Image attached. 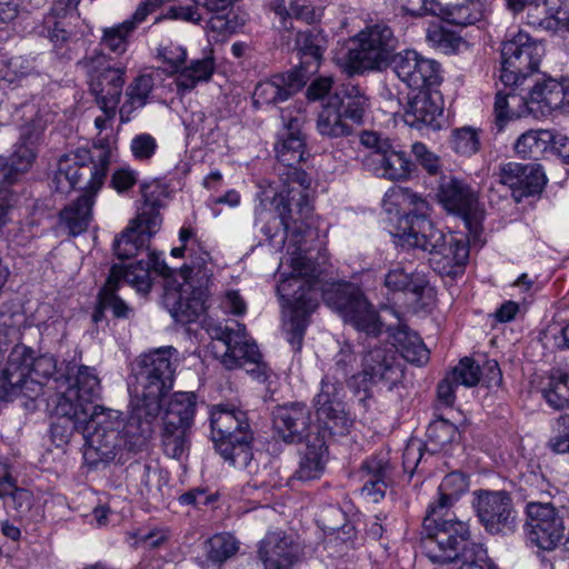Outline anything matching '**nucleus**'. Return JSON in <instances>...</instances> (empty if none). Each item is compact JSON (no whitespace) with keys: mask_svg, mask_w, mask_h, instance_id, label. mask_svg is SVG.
Listing matches in <instances>:
<instances>
[{"mask_svg":"<svg viewBox=\"0 0 569 569\" xmlns=\"http://www.w3.org/2000/svg\"><path fill=\"white\" fill-rule=\"evenodd\" d=\"M288 260L291 272L286 277L281 274L277 292L290 311L284 332L296 352L302 348L309 318L319 306L320 293L325 303L358 331L372 337L382 332L385 325L360 288L349 282L323 288L318 264L301 248H296Z\"/></svg>","mask_w":569,"mask_h":569,"instance_id":"1","label":"nucleus"},{"mask_svg":"<svg viewBox=\"0 0 569 569\" xmlns=\"http://www.w3.org/2000/svg\"><path fill=\"white\" fill-rule=\"evenodd\" d=\"M79 390L62 385L51 422V439L57 447L69 443L76 432H82L84 442L83 458L90 466L113 460L123 450L120 427L122 413L118 410L93 406L100 396L101 383L92 367L78 370Z\"/></svg>","mask_w":569,"mask_h":569,"instance_id":"2","label":"nucleus"},{"mask_svg":"<svg viewBox=\"0 0 569 569\" xmlns=\"http://www.w3.org/2000/svg\"><path fill=\"white\" fill-rule=\"evenodd\" d=\"M84 365L62 362L58 366L57 359L48 353L34 356V351L24 346L16 345L7 359L3 370V382L0 385V399L11 401L17 397L36 400L46 395V389L54 390V396L48 401L51 408V419L63 393L66 383L76 391L78 370Z\"/></svg>","mask_w":569,"mask_h":569,"instance_id":"3","label":"nucleus"},{"mask_svg":"<svg viewBox=\"0 0 569 569\" xmlns=\"http://www.w3.org/2000/svg\"><path fill=\"white\" fill-rule=\"evenodd\" d=\"M283 130L274 144L278 160L286 167L283 176L286 188L278 196L277 211L287 233L302 234L307 220L312 213L309 190L311 178L296 164L305 160L306 141L300 131V119L281 116Z\"/></svg>","mask_w":569,"mask_h":569,"instance_id":"4","label":"nucleus"},{"mask_svg":"<svg viewBox=\"0 0 569 569\" xmlns=\"http://www.w3.org/2000/svg\"><path fill=\"white\" fill-rule=\"evenodd\" d=\"M179 241L184 244L186 252L191 259V266H183L177 278L171 277V270L166 278L162 303L171 317L180 323H190L204 311L206 293L201 288H194L190 281L193 269H203L210 261V253L206 250L197 234L196 228L184 223L179 230Z\"/></svg>","mask_w":569,"mask_h":569,"instance_id":"5","label":"nucleus"},{"mask_svg":"<svg viewBox=\"0 0 569 569\" xmlns=\"http://www.w3.org/2000/svg\"><path fill=\"white\" fill-rule=\"evenodd\" d=\"M316 415L323 422V431L311 433L307 438L306 448L301 452L296 477L302 481L318 479L325 469L327 436H343L351 426L345 406L339 397V387L328 380L321 381V389L313 399Z\"/></svg>","mask_w":569,"mask_h":569,"instance_id":"6","label":"nucleus"},{"mask_svg":"<svg viewBox=\"0 0 569 569\" xmlns=\"http://www.w3.org/2000/svg\"><path fill=\"white\" fill-rule=\"evenodd\" d=\"M211 439L226 462L238 469H249L253 458L251 429L247 411L231 403L210 409Z\"/></svg>","mask_w":569,"mask_h":569,"instance_id":"7","label":"nucleus"},{"mask_svg":"<svg viewBox=\"0 0 569 569\" xmlns=\"http://www.w3.org/2000/svg\"><path fill=\"white\" fill-rule=\"evenodd\" d=\"M403 249H420L433 256V269L442 276L461 274L469 259V246L460 237L445 234L430 219L416 218L411 233L405 237Z\"/></svg>","mask_w":569,"mask_h":569,"instance_id":"8","label":"nucleus"},{"mask_svg":"<svg viewBox=\"0 0 569 569\" xmlns=\"http://www.w3.org/2000/svg\"><path fill=\"white\" fill-rule=\"evenodd\" d=\"M111 161V144L107 138H98L91 150L79 149L73 157L66 154L59 159L58 168L51 180V188L60 193H69L81 179L91 191L103 186Z\"/></svg>","mask_w":569,"mask_h":569,"instance_id":"9","label":"nucleus"},{"mask_svg":"<svg viewBox=\"0 0 569 569\" xmlns=\"http://www.w3.org/2000/svg\"><path fill=\"white\" fill-rule=\"evenodd\" d=\"M420 548L432 563L457 562L456 569H499L485 545L471 539L469 525L457 523L436 538H421Z\"/></svg>","mask_w":569,"mask_h":569,"instance_id":"10","label":"nucleus"},{"mask_svg":"<svg viewBox=\"0 0 569 569\" xmlns=\"http://www.w3.org/2000/svg\"><path fill=\"white\" fill-rule=\"evenodd\" d=\"M369 104V97L361 87L351 82L342 84L318 112L317 132L327 139L351 136L353 126L362 124Z\"/></svg>","mask_w":569,"mask_h":569,"instance_id":"11","label":"nucleus"},{"mask_svg":"<svg viewBox=\"0 0 569 569\" xmlns=\"http://www.w3.org/2000/svg\"><path fill=\"white\" fill-rule=\"evenodd\" d=\"M397 47L398 39L389 26L377 23L367 27L350 40L343 68L350 76L381 70L391 61Z\"/></svg>","mask_w":569,"mask_h":569,"instance_id":"12","label":"nucleus"},{"mask_svg":"<svg viewBox=\"0 0 569 569\" xmlns=\"http://www.w3.org/2000/svg\"><path fill=\"white\" fill-rule=\"evenodd\" d=\"M550 498L549 492H541L539 498L529 495L523 510V533L527 543L548 552L558 548L566 531L565 519Z\"/></svg>","mask_w":569,"mask_h":569,"instance_id":"13","label":"nucleus"},{"mask_svg":"<svg viewBox=\"0 0 569 569\" xmlns=\"http://www.w3.org/2000/svg\"><path fill=\"white\" fill-rule=\"evenodd\" d=\"M178 351L171 346L161 347L141 355L132 367L138 388L139 400L158 402L173 386L174 360Z\"/></svg>","mask_w":569,"mask_h":569,"instance_id":"14","label":"nucleus"},{"mask_svg":"<svg viewBox=\"0 0 569 569\" xmlns=\"http://www.w3.org/2000/svg\"><path fill=\"white\" fill-rule=\"evenodd\" d=\"M77 67L84 73L96 103H120L126 83V64L116 62L102 49L96 48L87 52Z\"/></svg>","mask_w":569,"mask_h":569,"instance_id":"15","label":"nucleus"},{"mask_svg":"<svg viewBox=\"0 0 569 569\" xmlns=\"http://www.w3.org/2000/svg\"><path fill=\"white\" fill-rule=\"evenodd\" d=\"M149 258L150 261L146 262V266H142L143 261H141L127 272L119 264L111 267L109 277L100 290L102 292V307H108L114 318L126 319L131 312L128 305L116 293L121 281L128 282L138 292L147 295L152 287L151 271L162 277L168 276L169 267L166 262L159 261L154 253L149 254Z\"/></svg>","mask_w":569,"mask_h":569,"instance_id":"16","label":"nucleus"},{"mask_svg":"<svg viewBox=\"0 0 569 569\" xmlns=\"http://www.w3.org/2000/svg\"><path fill=\"white\" fill-rule=\"evenodd\" d=\"M468 488V477L460 471L450 472L442 479L436 498L427 507L421 538H436L440 532L451 530L457 523L468 525L458 520L450 511Z\"/></svg>","mask_w":569,"mask_h":569,"instance_id":"17","label":"nucleus"},{"mask_svg":"<svg viewBox=\"0 0 569 569\" xmlns=\"http://www.w3.org/2000/svg\"><path fill=\"white\" fill-rule=\"evenodd\" d=\"M545 48L525 31H518L502 43L500 80L505 86H520L538 70Z\"/></svg>","mask_w":569,"mask_h":569,"instance_id":"18","label":"nucleus"},{"mask_svg":"<svg viewBox=\"0 0 569 569\" xmlns=\"http://www.w3.org/2000/svg\"><path fill=\"white\" fill-rule=\"evenodd\" d=\"M472 495V507L487 533L506 537L517 531L518 512L508 491L479 489Z\"/></svg>","mask_w":569,"mask_h":569,"instance_id":"19","label":"nucleus"},{"mask_svg":"<svg viewBox=\"0 0 569 569\" xmlns=\"http://www.w3.org/2000/svg\"><path fill=\"white\" fill-rule=\"evenodd\" d=\"M402 373L393 347H377L363 356L362 370L352 375L347 385L356 395L362 392V399H366L371 396L375 385L385 383L391 389L402 378Z\"/></svg>","mask_w":569,"mask_h":569,"instance_id":"20","label":"nucleus"},{"mask_svg":"<svg viewBox=\"0 0 569 569\" xmlns=\"http://www.w3.org/2000/svg\"><path fill=\"white\" fill-rule=\"evenodd\" d=\"M360 143L369 151L362 158L367 170L379 178L391 181L407 179L412 171V162L403 151L397 150L389 139L375 131H362Z\"/></svg>","mask_w":569,"mask_h":569,"instance_id":"21","label":"nucleus"},{"mask_svg":"<svg viewBox=\"0 0 569 569\" xmlns=\"http://www.w3.org/2000/svg\"><path fill=\"white\" fill-rule=\"evenodd\" d=\"M439 202L451 213L462 218L465 227L473 237L482 231V212L472 188L457 178L443 180L437 193Z\"/></svg>","mask_w":569,"mask_h":569,"instance_id":"22","label":"nucleus"},{"mask_svg":"<svg viewBox=\"0 0 569 569\" xmlns=\"http://www.w3.org/2000/svg\"><path fill=\"white\" fill-rule=\"evenodd\" d=\"M391 67L399 80L412 90H433L442 82L440 63L416 50H403L395 54Z\"/></svg>","mask_w":569,"mask_h":569,"instance_id":"23","label":"nucleus"},{"mask_svg":"<svg viewBox=\"0 0 569 569\" xmlns=\"http://www.w3.org/2000/svg\"><path fill=\"white\" fill-rule=\"evenodd\" d=\"M273 429L278 438L287 443L307 442L311 433L323 431V422H311V410L302 402L279 407L273 416Z\"/></svg>","mask_w":569,"mask_h":569,"instance_id":"24","label":"nucleus"},{"mask_svg":"<svg viewBox=\"0 0 569 569\" xmlns=\"http://www.w3.org/2000/svg\"><path fill=\"white\" fill-rule=\"evenodd\" d=\"M161 405L158 402H146L137 399L136 405L128 419H122L120 427L123 450L129 452L141 451L152 435V423L160 413Z\"/></svg>","mask_w":569,"mask_h":569,"instance_id":"25","label":"nucleus"},{"mask_svg":"<svg viewBox=\"0 0 569 569\" xmlns=\"http://www.w3.org/2000/svg\"><path fill=\"white\" fill-rule=\"evenodd\" d=\"M442 112L443 101L440 92L437 89L420 90L408 98L403 109V121L412 128L428 127L438 130L441 128Z\"/></svg>","mask_w":569,"mask_h":569,"instance_id":"26","label":"nucleus"},{"mask_svg":"<svg viewBox=\"0 0 569 569\" xmlns=\"http://www.w3.org/2000/svg\"><path fill=\"white\" fill-rule=\"evenodd\" d=\"M300 556L299 543L281 531L267 533L258 546V558L263 569H292Z\"/></svg>","mask_w":569,"mask_h":569,"instance_id":"27","label":"nucleus"},{"mask_svg":"<svg viewBox=\"0 0 569 569\" xmlns=\"http://www.w3.org/2000/svg\"><path fill=\"white\" fill-rule=\"evenodd\" d=\"M498 181L509 187L519 200L539 193L546 184V177L537 163L508 162L500 166Z\"/></svg>","mask_w":569,"mask_h":569,"instance_id":"28","label":"nucleus"},{"mask_svg":"<svg viewBox=\"0 0 569 569\" xmlns=\"http://www.w3.org/2000/svg\"><path fill=\"white\" fill-rule=\"evenodd\" d=\"M393 467L388 452H378L367 458L360 466L359 479L362 482L361 496L379 502L386 496L391 481Z\"/></svg>","mask_w":569,"mask_h":569,"instance_id":"29","label":"nucleus"},{"mask_svg":"<svg viewBox=\"0 0 569 569\" xmlns=\"http://www.w3.org/2000/svg\"><path fill=\"white\" fill-rule=\"evenodd\" d=\"M301 86L293 73L274 74L256 86L252 94L253 104L257 108H263L283 102L293 96Z\"/></svg>","mask_w":569,"mask_h":569,"instance_id":"30","label":"nucleus"},{"mask_svg":"<svg viewBox=\"0 0 569 569\" xmlns=\"http://www.w3.org/2000/svg\"><path fill=\"white\" fill-rule=\"evenodd\" d=\"M241 547L239 539L230 532H218L202 543L203 558L199 565L203 569H222V566L234 558Z\"/></svg>","mask_w":569,"mask_h":569,"instance_id":"31","label":"nucleus"},{"mask_svg":"<svg viewBox=\"0 0 569 569\" xmlns=\"http://www.w3.org/2000/svg\"><path fill=\"white\" fill-rule=\"evenodd\" d=\"M566 98L565 87L555 79H546L537 82L525 100V106L530 113L547 116L552 110L562 106Z\"/></svg>","mask_w":569,"mask_h":569,"instance_id":"32","label":"nucleus"},{"mask_svg":"<svg viewBox=\"0 0 569 569\" xmlns=\"http://www.w3.org/2000/svg\"><path fill=\"white\" fill-rule=\"evenodd\" d=\"M387 331L393 339V349L399 351L406 361L418 367L428 363L430 351L417 332L400 321L396 327H387Z\"/></svg>","mask_w":569,"mask_h":569,"instance_id":"33","label":"nucleus"},{"mask_svg":"<svg viewBox=\"0 0 569 569\" xmlns=\"http://www.w3.org/2000/svg\"><path fill=\"white\" fill-rule=\"evenodd\" d=\"M81 186H77L74 189L84 190V193L80 196L73 203L66 207L61 213L60 219L70 230L73 236L80 234L86 231L92 219V207L94 203V196L98 191H91L86 187V179H81Z\"/></svg>","mask_w":569,"mask_h":569,"instance_id":"34","label":"nucleus"},{"mask_svg":"<svg viewBox=\"0 0 569 569\" xmlns=\"http://www.w3.org/2000/svg\"><path fill=\"white\" fill-rule=\"evenodd\" d=\"M113 250L114 254L121 259H130L133 257L144 256L134 263H131L127 267H123L119 264L124 272H127L129 269H132L139 264V262L143 261L142 266H146V262L150 261L149 254L154 253L159 261L164 260L161 258V253L150 250L149 248V241L146 239H142L139 233L134 231L133 228L127 227L126 230L120 234V237L114 239L113 242Z\"/></svg>","mask_w":569,"mask_h":569,"instance_id":"35","label":"nucleus"},{"mask_svg":"<svg viewBox=\"0 0 569 569\" xmlns=\"http://www.w3.org/2000/svg\"><path fill=\"white\" fill-rule=\"evenodd\" d=\"M267 7L279 18L286 30L292 29L293 19L311 24L320 16L308 0H268Z\"/></svg>","mask_w":569,"mask_h":569,"instance_id":"36","label":"nucleus"},{"mask_svg":"<svg viewBox=\"0 0 569 569\" xmlns=\"http://www.w3.org/2000/svg\"><path fill=\"white\" fill-rule=\"evenodd\" d=\"M302 69L313 72L318 69L327 47L325 34L316 29H308L297 33L295 41Z\"/></svg>","mask_w":569,"mask_h":569,"instance_id":"37","label":"nucleus"},{"mask_svg":"<svg viewBox=\"0 0 569 569\" xmlns=\"http://www.w3.org/2000/svg\"><path fill=\"white\" fill-rule=\"evenodd\" d=\"M147 18V10L144 7H138L130 19L123 22L104 28L100 44L109 49L111 52L122 54L127 51L129 39L139 23Z\"/></svg>","mask_w":569,"mask_h":569,"instance_id":"38","label":"nucleus"},{"mask_svg":"<svg viewBox=\"0 0 569 569\" xmlns=\"http://www.w3.org/2000/svg\"><path fill=\"white\" fill-rule=\"evenodd\" d=\"M233 355L224 359L227 369L243 368L252 378L259 381L267 380L269 367L262 361V356L256 343L247 342L242 347H237Z\"/></svg>","mask_w":569,"mask_h":569,"instance_id":"39","label":"nucleus"},{"mask_svg":"<svg viewBox=\"0 0 569 569\" xmlns=\"http://www.w3.org/2000/svg\"><path fill=\"white\" fill-rule=\"evenodd\" d=\"M553 139L552 130H528L517 138L513 150L522 159L539 160L550 152Z\"/></svg>","mask_w":569,"mask_h":569,"instance_id":"40","label":"nucleus"},{"mask_svg":"<svg viewBox=\"0 0 569 569\" xmlns=\"http://www.w3.org/2000/svg\"><path fill=\"white\" fill-rule=\"evenodd\" d=\"M154 80L151 74H138L127 86L124 102L119 108L121 122H128L131 119V113L148 103L149 97L153 90Z\"/></svg>","mask_w":569,"mask_h":569,"instance_id":"41","label":"nucleus"},{"mask_svg":"<svg viewBox=\"0 0 569 569\" xmlns=\"http://www.w3.org/2000/svg\"><path fill=\"white\" fill-rule=\"evenodd\" d=\"M197 411V397L193 392H176L167 403L163 422L169 426L191 428Z\"/></svg>","mask_w":569,"mask_h":569,"instance_id":"42","label":"nucleus"},{"mask_svg":"<svg viewBox=\"0 0 569 569\" xmlns=\"http://www.w3.org/2000/svg\"><path fill=\"white\" fill-rule=\"evenodd\" d=\"M442 19L460 27H467L481 21L485 17L482 0H457L441 8Z\"/></svg>","mask_w":569,"mask_h":569,"instance_id":"43","label":"nucleus"},{"mask_svg":"<svg viewBox=\"0 0 569 569\" xmlns=\"http://www.w3.org/2000/svg\"><path fill=\"white\" fill-rule=\"evenodd\" d=\"M216 63L212 56L196 59L180 70L176 83L179 90L189 91L199 82L209 81L214 72Z\"/></svg>","mask_w":569,"mask_h":569,"instance_id":"44","label":"nucleus"},{"mask_svg":"<svg viewBox=\"0 0 569 569\" xmlns=\"http://www.w3.org/2000/svg\"><path fill=\"white\" fill-rule=\"evenodd\" d=\"M518 87L519 86H505V89L499 90L496 94L493 113L498 132H501L509 121L520 117V112L511 108L513 104H525L526 98L515 92Z\"/></svg>","mask_w":569,"mask_h":569,"instance_id":"45","label":"nucleus"},{"mask_svg":"<svg viewBox=\"0 0 569 569\" xmlns=\"http://www.w3.org/2000/svg\"><path fill=\"white\" fill-rule=\"evenodd\" d=\"M399 197L403 200V202L408 203L412 207L410 212H408L399 222V229L401 232L397 234L398 237V244L401 248L406 247L405 243V237L409 233H411V226L413 222V219L416 218H423L429 219L427 217L429 211V204L426 199H423L418 193L406 189V188H399L398 189Z\"/></svg>","mask_w":569,"mask_h":569,"instance_id":"46","label":"nucleus"},{"mask_svg":"<svg viewBox=\"0 0 569 569\" xmlns=\"http://www.w3.org/2000/svg\"><path fill=\"white\" fill-rule=\"evenodd\" d=\"M66 8L53 7L43 18L42 32L57 47L64 44L71 37L69 19Z\"/></svg>","mask_w":569,"mask_h":569,"instance_id":"47","label":"nucleus"},{"mask_svg":"<svg viewBox=\"0 0 569 569\" xmlns=\"http://www.w3.org/2000/svg\"><path fill=\"white\" fill-rule=\"evenodd\" d=\"M237 329L227 325L218 323L209 327L208 332L212 340L220 342L224 348L221 353V363L224 366V359L229 356H234L237 347H242L247 343L244 341L246 327L239 322H234Z\"/></svg>","mask_w":569,"mask_h":569,"instance_id":"48","label":"nucleus"},{"mask_svg":"<svg viewBox=\"0 0 569 569\" xmlns=\"http://www.w3.org/2000/svg\"><path fill=\"white\" fill-rule=\"evenodd\" d=\"M190 430L191 428L169 426V423L162 422L161 446L163 452L170 458L180 459L189 450Z\"/></svg>","mask_w":569,"mask_h":569,"instance_id":"49","label":"nucleus"},{"mask_svg":"<svg viewBox=\"0 0 569 569\" xmlns=\"http://www.w3.org/2000/svg\"><path fill=\"white\" fill-rule=\"evenodd\" d=\"M385 286L393 292L411 291L420 296L423 293L427 281L425 279H415L411 271L406 270L402 266L397 264L389 269L385 276Z\"/></svg>","mask_w":569,"mask_h":569,"instance_id":"50","label":"nucleus"},{"mask_svg":"<svg viewBox=\"0 0 569 569\" xmlns=\"http://www.w3.org/2000/svg\"><path fill=\"white\" fill-rule=\"evenodd\" d=\"M36 158L34 148L26 140L21 139L14 144L13 152L9 159V170L4 173V180L11 183L14 176L20 172H26Z\"/></svg>","mask_w":569,"mask_h":569,"instance_id":"51","label":"nucleus"},{"mask_svg":"<svg viewBox=\"0 0 569 569\" xmlns=\"http://www.w3.org/2000/svg\"><path fill=\"white\" fill-rule=\"evenodd\" d=\"M197 6L206 8L208 11L216 12L217 16L212 17L209 26L213 31L220 33H228L233 30L230 21L226 18L224 13L232 9L239 0H193Z\"/></svg>","mask_w":569,"mask_h":569,"instance_id":"52","label":"nucleus"},{"mask_svg":"<svg viewBox=\"0 0 569 569\" xmlns=\"http://www.w3.org/2000/svg\"><path fill=\"white\" fill-rule=\"evenodd\" d=\"M458 437V428L443 418L433 420L427 429L428 442L433 446V450L443 449L447 445L455 442Z\"/></svg>","mask_w":569,"mask_h":569,"instance_id":"53","label":"nucleus"},{"mask_svg":"<svg viewBox=\"0 0 569 569\" xmlns=\"http://www.w3.org/2000/svg\"><path fill=\"white\" fill-rule=\"evenodd\" d=\"M541 392L551 408L557 410L569 408V376L551 377Z\"/></svg>","mask_w":569,"mask_h":569,"instance_id":"54","label":"nucleus"},{"mask_svg":"<svg viewBox=\"0 0 569 569\" xmlns=\"http://www.w3.org/2000/svg\"><path fill=\"white\" fill-rule=\"evenodd\" d=\"M427 40L435 49L446 54L456 53L466 43L460 36L439 26L428 29Z\"/></svg>","mask_w":569,"mask_h":569,"instance_id":"55","label":"nucleus"},{"mask_svg":"<svg viewBox=\"0 0 569 569\" xmlns=\"http://www.w3.org/2000/svg\"><path fill=\"white\" fill-rule=\"evenodd\" d=\"M162 219L158 211L154 208H142L141 212L133 219L129 228H133L137 233L150 242V239L153 234L158 232L160 229Z\"/></svg>","mask_w":569,"mask_h":569,"instance_id":"56","label":"nucleus"},{"mask_svg":"<svg viewBox=\"0 0 569 569\" xmlns=\"http://www.w3.org/2000/svg\"><path fill=\"white\" fill-rule=\"evenodd\" d=\"M481 369L471 358L465 357L452 368L448 376L458 385L467 388L475 387L481 379Z\"/></svg>","mask_w":569,"mask_h":569,"instance_id":"57","label":"nucleus"},{"mask_svg":"<svg viewBox=\"0 0 569 569\" xmlns=\"http://www.w3.org/2000/svg\"><path fill=\"white\" fill-rule=\"evenodd\" d=\"M450 146L456 153L470 157L480 148L479 136L471 128H460L452 131Z\"/></svg>","mask_w":569,"mask_h":569,"instance_id":"58","label":"nucleus"},{"mask_svg":"<svg viewBox=\"0 0 569 569\" xmlns=\"http://www.w3.org/2000/svg\"><path fill=\"white\" fill-rule=\"evenodd\" d=\"M156 138L147 132L139 133L131 139L130 151L136 161L148 163L158 151Z\"/></svg>","mask_w":569,"mask_h":569,"instance_id":"59","label":"nucleus"},{"mask_svg":"<svg viewBox=\"0 0 569 569\" xmlns=\"http://www.w3.org/2000/svg\"><path fill=\"white\" fill-rule=\"evenodd\" d=\"M0 499L7 508L13 509L18 516L22 517L30 510L33 497L29 490L14 483L6 493L0 495Z\"/></svg>","mask_w":569,"mask_h":569,"instance_id":"60","label":"nucleus"},{"mask_svg":"<svg viewBox=\"0 0 569 569\" xmlns=\"http://www.w3.org/2000/svg\"><path fill=\"white\" fill-rule=\"evenodd\" d=\"M160 477L157 472H152L150 466L142 467L138 492L147 502H157L162 498L160 489Z\"/></svg>","mask_w":569,"mask_h":569,"instance_id":"61","label":"nucleus"},{"mask_svg":"<svg viewBox=\"0 0 569 569\" xmlns=\"http://www.w3.org/2000/svg\"><path fill=\"white\" fill-rule=\"evenodd\" d=\"M158 56L161 58L167 71L179 73L186 64L188 53L187 49L182 46L170 42L159 49Z\"/></svg>","mask_w":569,"mask_h":569,"instance_id":"62","label":"nucleus"},{"mask_svg":"<svg viewBox=\"0 0 569 569\" xmlns=\"http://www.w3.org/2000/svg\"><path fill=\"white\" fill-rule=\"evenodd\" d=\"M138 182V172L129 167L114 170L111 174L110 187L118 193H126Z\"/></svg>","mask_w":569,"mask_h":569,"instance_id":"63","label":"nucleus"},{"mask_svg":"<svg viewBox=\"0 0 569 569\" xmlns=\"http://www.w3.org/2000/svg\"><path fill=\"white\" fill-rule=\"evenodd\" d=\"M412 153L419 164L431 176L438 174L441 170L440 159L428 150L422 142L412 144Z\"/></svg>","mask_w":569,"mask_h":569,"instance_id":"64","label":"nucleus"}]
</instances>
